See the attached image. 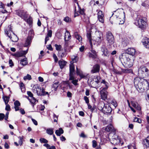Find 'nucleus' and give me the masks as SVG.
Returning <instances> with one entry per match:
<instances>
[{
	"instance_id": "obj_37",
	"label": "nucleus",
	"mask_w": 149,
	"mask_h": 149,
	"mask_svg": "<svg viewBox=\"0 0 149 149\" xmlns=\"http://www.w3.org/2000/svg\"><path fill=\"white\" fill-rule=\"evenodd\" d=\"M122 72L124 73H131L132 71L131 69H123Z\"/></svg>"
},
{
	"instance_id": "obj_9",
	"label": "nucleus",
	"mask_w": 149,
	"mask_h": 149,
	"mask_svg": "<svg viewBox=\"0 0 149 149\" xmlns=\"http://www.w3.org/2000/svg\"><path fill=\"white\" fill-rule=\"evenodd\" d=\"M16 14L23 19L24 20H26V19L28 17V15L26 12L23 10H19L17 11L16 12Z\"/></svg>"
},
{
	"instance_id": "obj_8",
	"label": "nucleus",
	"mask_w": 149,
	"mask_h": 149,
	"mask_svg": "<svg viewBox=\"0 0 149 149\" xmlns=\"http://www.w3.org/2000/svg\"><path fill=\"white\" fill-rule=\"evenodd\" d=\"M27 94L30 97V98H28V99L32 104V106L34 107V105L36 104V101L38 102V100L33 97V95L31 91H28Z\"/></svg>"
},
{
	"instance_id": "obj_30",
	"label": "nucleus",
	"mask_w": 149,
	"mask_h": 149,
	"mask_svg": "<svg viewBox=\"0 0 149 149\" xmlns=\"http://www.w3.org/2000/svg\"><path fill=\"white\" fill-rule=\"evenodd\" d=\"M66 62L65 61H59L58 63L61 69H63L64 66L65 65Z\"/></svg>"
},
{
	"instance_id": "obj_28",
	"label": "nucleus",
	"mask_w": 149,
	"mask_h": 149,
	"mask_svg": "<svg viewBox=\"0 0 149 149\" xmlns=\"http://www.w3.org/2000/svg\"><path fill=\"white\" fill-rule=\"evenodd\" d=\"M92 87L97 88L99 87V84L98 83L95 82L93 81H91L90 83Z\"/></svg>"
},
{
	"instance_id": "obj_29",
	"label": "nucleus",
	"mask_w": 149,
	"mask_h": 149,
	"mask_svg": "<svg viewBox=\"0 0 149 149\" xmlns=\"http://www.w3.org/2000/svg\"><path fill=\"white\" fill-rule=\"evenodd\" d=\"M74 36L76 39L78 40L79 42L81 43L82 41V38L81 36L80 35H79L77 32L74 33Z\"/></svg>"
},
{
	"instance_id": "obj_33",
	"label": "nucleus",
	"mask_w": 149,
	"mask_h": 149,
	"mask_svg": "<svg viewBox=\"0 0 149 149\" xmlns=\"http://www.w3.org/2000/svg\"><path fill=\"white\" fill-rule=\"evenodd\" d=\"M12 38L10 39L13 42H16L18 41V38L17 36L15 35V34L12 36Z\"/></svg>"
},
{
	"instance_id": "obj_59",
	"label": "nucleus",
	"mask_w": 149,
	"mask_h": 149,
	"mask_svg": "<svg viewBox=\"0 0 149 149\" xmlns=\"http://www.w3.org/2000/svg\"><path fill=\"white\" fill-rule=\"evenodd\" d=\"M128 44V42L125 40H124L122 41V44L123 45V47H125L127 46Z\"/></svg>"
},
{
	"instance_id": "obj_54",
	"label": "nucleus",
	"mask_w": 149,
	"mask_h": 149,
	"mask_svg": "<svg viewBox=\"0 0 149 149\" xmlns=\"http://www.w3.org/2000/svg\"><path fill=\"white\" fill-rule=\"evenodd\" d=\"M111 104L113 105L115 107L117 106V104L116 101L115 100H112L111 102Z\"/></svg>"
},
{
	"instance_id": "obj_32",
	"label": "nucleus",
	"mask_w": 149,
	"mask_h": 149,
	"mask_svg": "<svg viewBox=\"0 0 149 149\" xmlns=\"http://www.w3.org/2000/svg\"><path fill=\"white\" fill-rule=\"evenodd\" d=\"M70 73H74V65L73 63L70 64Z\"/></svg>"
},
{
	"instance_id": "obj_38",
	"label": "nucleus",
	"mask_w": 149,
	"mask_h": 149,
	"mask_svg": "<svg viewBox=\"0 0 149 149\" xmlns=\"http://www.w3.org/2000/svg\"><path fill=\"white\" fill-rule=\"evenodd\" d=\"M58 82H56L54 83L52 86V87L54 88V90L55 91H56L57 90V89L58 86Z\"/></svg>"
},
{
	"instance_id": "obj_46",
	"label": "nucleus",
	"mask_w": 149,
	"mask_h": 149,
	"mask_svg": "<svg viewBox=\"0 0 149 149\" xmlns=\"http://www.w3.org/2000/svg\"><path fill=\"white\" fill-rule=\"evenodd\" d=\"M64 21L66 22L70 23L71 21V19L68 17H66L64 19Z\"/></svg>"
},
{
	"instance_id": "obj_1",
	"label": "nucleus",
	"mask_w": 149,
	"mask_h": 149,
	"mask_svg": "<svg viewBox=\"0 0 149 149\" xmlns=\"http://www.w3.org/2000/svg\"><path fill=\"white\" fill-rule=\"evenodd\" d=\"M125 52V53L122 54L121 61H123L125 64V66L126 68H130L133 65V59L130 58L129 55L134 56L136 52V51L134 48H130L127 49Z\"/></svg>"
},
{
	"instance_id": "obj_49",
	"label": "nucleus",
	"mask_w": 149,
	"mask_h": 149,
	"mask_svg": "<svg viewBox=\"0 0 149 149\" xmlns=\"http://www.w3.org/2000/svg\"><path fill=\"white\" fill-rule=\"evenodd\" d=\"M74 73H70L69 74V79L70 80H72L74 79Z\"/></svg>"
},
{
	"instance_id": "obj_41",
	"label": "nucleus",
	"mask_w": 149,
	"mask_h": 149,
	"mask_svg": "<svg viewBox=\"0 0 149 149\" xmlns=\"http://www.w3.org/2000/svg\"><path fill=\"white\" fill-rule=\"evenodd\" d=\"M20 86L21 88V89L22 92H24L25 91V88L24 87V84L22 82H21L20 84Z\"/></svg>"
},
{
	"instance_id": "obj_12",
	"label": "nucleus",
	"mask_w": 149,
	"mask_h": 149,
	"mask_svg": "<svg viewBox=\"0 0 149 149\" xmlns=\"http://www.w3.org/2000/svg\"><path fill=\"white\" fill-rule=\"evenodd\" d=\"M141 72L144 73L146 76L149 77V70L146 67H141L140 69L139 70V72Z\"/></svg>"
},
{
	"instance_id": "obj_64",
	"label": "nucleus",
	"mask_w": 149,
	"mask_h": 149,
	"mask_svg": "<svg viewBox=\"0 0 149 149\" xmlns=\"http://www.w3.org/2000/svg\"><path fill=\"white\" fill-rule=\"evenodd\" d=\"M9 63L10 65V66L11 67H12L13 66V63L12 61V60L10 59L9 61Z\"/></svg>"
},
{
	"instance_id": "obj_52",
	"label": "nucleus",
	"mask_w": 149,
	"mask_h": 149,
	"mask_svg": "<svg viewBox=\"0 0 149 149\" xmlns=\"http://www.w3.org/2000/svg\"><path fill=\"white\" fill-rule=\"evenodd\" d=\"M101 36H102V35L101 34V35H100V37H98L96 39V41L97 42H100L102 40V37Z\"/></svg>"
},
{
	"instance_id": "obj_6",
	"label": "nucleus",
	"mask_w": 149,
	"mask_h": 149,
	"mask_svg": "<svg viewBox=\"0 0 149 149\" xmlns=\"http://www.w3.org/2000/svg\"><path fill=\"white\" fill-rule=\"evenodd\" d=\"M147 21V19L146 17H142L136 20L135 24L139 28H145L146 26Z\"/></svg>"
},
{
	"instance_id": "obj_36",
	"label": "nucleus",
	"mask_w": 149,
	"mask_h": 149,
	"mask_svg": "<svg viewBox=\"0 0 149 149\" xmlns=\"http://www.w3.org/2000/svg\"><path fill=\"white\" fill-rule=\"evenodd\" d=\"M3 98L5 104H7L9 101V98L8 96H3Z\"/></svg>"
},
{
	"instance_id": "obj_22",
	"label": "nucleus",
	"mask_w": 149,
	"mask_h": 149,
	"mask_svg": "<svg viewBox=\"0 0 149 149\" xmlns=\"http://www.w3.org/2000/svg\"><path fill=\"white\" fill-rule=\"evenodd\" d=\"M105 104L103 102H99L97 106L98 109L102 111Z\"/></svg>"
},
{
	"instance_id": "obj_3",
	"label": "nucleus",
	"mask_w": 149,
	"mask_h": 149,
	"mask_svg": "<svg viewBox=\"0 0 149 149\" xmlns=\"http://www.w3.org/2000/svg\"><path fill=\"white\" fill-rule=\"evenodd\" d=\"M32 90L34 93H36L38 96H45L46 95H48V96L49 95L48 92H46L44 88L41 89L40 86L37 84L33 86Z\"/></svg>"
},
{
	"instance_id": "obj_18",
	"label": "nucleus",
	"mask_w": 149,
	"mask_h": 149,
	"mask_svg": "<svg viewBox=\"0 0 149 149\" xmlns=\"http://www.w3.org/2000/svg\"><path fill=\"white\" fill-rule=\"evenodd\" d=\"M143 45L146 48H149V38H145L142 40Z\"/></svg>"
},
{
	"instance_id": "obj_4",
	"label": "nucleus",
	"mask_w": 149,
	"mask_h": 149,
	"mask_svg": "<svg viewBox=\"0 0 149 149\" xmlns=\"http://www.w3.org/2000/svg\"><path fill=\"white\" fill-rule=\"evenodd\" d=\"M101 83L104 85L103 86H105V87L102 88V89L100 91V96L102 99L105 100L107 98V90L108 88L109 84L104 80H102Z\"/></svg>"
},
{
	"instance_id": "obj_35",
	"label": "nucleus",
	"mask_w": 149,
	"mask_h": 149,
	"mask_svg": "<svg viewBox=\"0 0 149 149\" xmlns=\"http://www.w3.org/2000/svg\"><path fill=\"white\" fill-rule=\"evenodd\" d=\"M76 3H77V4L79 10L78 11V12L81 15H84V10L81 8L80 7H79L78 3V2H77Z\"/></svg>"
},
{
	"instance_id": "obj_57",
	"label": "nucleus",
	"mask_w": 149,
	"mask_h": 149,
	"mask_svg": "<svg viewBox=\"0 0 149 149\" xmlns=\"http://www.w3.org/2000/svg\"><path fill=\"white\" fill-rule=\"evenodd\" d=\"M77 71L76 73L77 75H79L82 73V72L77 67L76 68Z\"/></svg>"
},
{
	"instance_id": "obj_10",
	"label": "nucleus",
	"mask_w": 149,
	"mask_h": 149,
	"mask_svg": "<svg viewBox=\"0 0 149 149\" xmlns=\"http://www.w3.org/2000/svg\"><path fill=\"white\" fill-rule=\"evenodd\" d=\"M101 51L102 53V55L103 56L108 57L109 56L110 53L105 45H103L101 46Z\"/></svg>"
},
{
	"instance_id": "obj_21",
	"label": "nucleus",
	"mask_w": 149,
	"mask_h": 149,
	"mask_svg": "<svg viewBox=\"0 0 149 149\" xmlns=\"http://www.w3.org/2000/svg\"><path fill=\"white\" fill-rule=\"evenodd\" d=\"M71 38V36L70 32L67 31H66V32L65 33L64 36V40L66 42L68 41Z\"/></svg>"
},
{
	"instance_id": "obj_43",
	"label": "nucleus",
	"mask_w": 149,
	"mask_h": 149,
	"mask_svg": "<svg viewBox=\"0 0 149 149\" xmlns=\"http://www.w3.org/2000/svg\"><path fill=\"white\" fill-rule=\"evenodd\" d=\"M124 12H123V11H121L120 13V15H118V18L117 19L118 20H119V19H118L119 18H123L124 17Z\"/></svg>"
},
{
	"instance_id": "obj_16",
	"label": "nucleus",
	"mask_w": 149,
	"mask_h": 149,
	"mask_svg": "<svg viewBox=\"0 0 149 149\" xmlns=\"http://www.w3.org/2000/svg\"><path fill=\"white\" fill-rule=\"evenodd\" d=\"M5 33L7 35L8 37L10 39H12V34H14V33L13 32L12 29H6L5 30Z\"/></svg>"
},
{
	"instance_id": "obj_11",
	"label": "nucleus",
	"mask_w": 149,
	"mask_h": 149,
	"mask_svg": "<svg viewBox=\"0 0 149 149\" xmlns=\"http://www.w3.org/2000/svg\"><path fill=\"white\" fill-rule=\"evenodd\" d=\"M111 111L112 109L111 107L109 104H106L102 112L104 114L109 115L110 114Z\"/></svg>"
},
{
	"instance_id": "obj_39",
	"label": "nucleus",
	"mask_w": 149,
	"mask_h": 149,
	"mask_svg": "<svg viewBox=\"0 0 149 149\" xmlns=\"http://www.w3.org/2000/svg\"><path fill=\"white\" fill-rule=\"evenodd\" d=\"M146 119L147 123L146 125V127L148 131L149 132V116H146Z\"/></svg>"
},
{
	"instance_id": "obj_60",
	"label": "nucleus",
	"mask_w": 149,
	"mask_h": 149,
	"mask_svg": "<svg viewBox=\"0 0 149 149\" xmlns=\"http://www.w3.org/2000/svg\"><path fill=\"white\" fill-rule=\"evenodd\" d=\"M5 118V115L3 113H0V120H2Z\"/></svg>"
},
{
	"instance_id": "obj_45",
	"label": "nucleus",
	"mask_w": 149,
	"mask_h": 149,
	"mask_svg": "<svg viewBox=\"0 0 149 149\" xmlns=\"http://www.w3.org/2000/svg\"><path fill=\"white\" fill-rule=\"evenodd\" d=\"M40 141L41 143H47L48 142V141L44 138H41L39 140Z\"/></svg>"
},
{
	"instance_id": "obj_2",
	"label": "nucleus",
	"mask_w": 149,
	"mask_h": 149,
	"mask_svg": "<svg viewBox=\"0 0 149 149\" xmlns=\"http://www.w3.org/2000/svg\"><path fill=\"white\" fill-rule=\"evenodd\" d=\"M134 84L136 88L139 90L147 89L148 88L149 84L148 80L144 79H141L136 77L134 79Z\"/></svg>"
},
{
	"instance_id": "obj_20",
	"label": "nucleus",
	"mask_w": 149,
	"mask_h": 149,
	"mask_svg": "<svg viewBox=\"0 0 149 149\" xmlns=\"http://www.w3.org/2000/svg\"><path fill=\"white\" fill-rule=\"evenodd\" d=\"M28 49L26 51H23L21 52H19L15 54L16 56L18 57H22L25 55L28 52Z\"/></svg>"
},
{
	"instance_id": "obj_27",
	"label": "nucleus",
	"mask_w": 149,
	"mask_h": 149,
	"mask_svg": "<svg viewBox=\"0 0 149 149\" xmlns=\"http://www.w3.org/2000/svg\"><path fill=\"white\" fill-rule=\"evenodd\" d=\"M103 80H102L101 81V79L100 77L99 76H95L93 79L92 81H94L95 82L98 83V84H99V83H100V82H101H101Z\"/></svg>"
},
{
	"instance_id": "obj_55",
	"label": "nucleus",
	"mask_w": 149,
	"mask_h": 149,
	"mask_svg": "<svg viewBox=\"0 0 149 149\" xmlns=\"http://www.w3.org/2000/svg\"><path fill=\"white\" fill-rule=\"evenodd\" d=\"M97 146V143L96 141L93 140L92 141V146L94 148H95Z\"/></svg>"
},
{
	"instance_id": "obj_50",
	"label": "nucleus",
	"mask_w": 149,
	"mask_h": 149,
	"mask_svg": "<svg viewBox=\"0 0 149 149\" xmlns=\"http://www.w3.org/2000/svg\"><path fill=\"white\" fill-rule=\"evenodd\" d=\"M134 122H137L139 123H141V120L140 119L138 118L135 117L134 118Z\"/></svg>"
},
{
	"instance_id": "obj_17",
	"label": "nucleus",
	"mask_w": 149,
	"mask_h": 149,
	"mask_svg": "<svg viewBox=\"0 0 149 149\" xmlns=\"http://www.w3.org/2000/svg\"><path fill=\"white\" fill-rule=\"evenodd\" d=\"M142 144L144 148H149V136L143 140Z\"/></svg>"
},
{
	"instance_id": "obj_62",
	"label": "nucleus",
	"mask_w": 149,
	"mask_h": 149,
	"mask_svg": "<svg viewBox=\"0 0 149 149\" xmlns=\"http://www.w3.org/2000/svg\"><path fill=\"white\" fill-rule=\"evenodd\" d=\"M84 100H85V102L86 103H87V104L89 103V99L87 97H86V96H85L84 97Z\"/></svg>"
},
{
	"instance_id": "obj_31",
	"label": "nucleus",
	"mask_w": 149,
	"mask_h": 149,
	"mask_svg": "<svg viewBox=\"0 0 149 149\" xmlns=\"http://www.w3.org/2000/svg\"><path fill=\"white\" fill-rule=\"evenodd\" d=\"M64 131L63 129L60 128L58 130H57L55 131V133L57 136H60L61 134H63Z\"/></svg>"
},
{
	"instance_id": "obj_23",
	"label": "nucleus",
	"mask_w": 149,
	"mask_h": 149,
	"mask_svg": "<svg viewBox=\"0 0 149 149\" xmlns=\"http://www.w3.org/2000/svg\"><path fill=\"white\" fill-rule=\"evenodd\" d=\"M25 21L29 25L30 27H33V19L32 17L29 16L28 19L26 18V20Z\"/></svg>"
},
{
	"instance_id": "obj_61",
	"label": "nucleus",
	"mask_w": 149,
	"mask_h": 149,
	"mask_svg": "<svg viewBox=\"0 0 149 149\" xmlns=\"http://www.w3.org/2000/svg\"><path fill=\"white\" fill-rule=\"evenodd\" d=\"M52 32L51 30H48L47 36L51 37L52 36Z\"/></svg>"
},
{
	"instance_id": "obj_25",
	"label": "nucleus",
	"mask_w": 149,
	"mask_h": 149,
	"mask_svg": "<svg viewBox=\"0 0 149 149\" xmlns=\"http://www.w3.org/2000/svg\"><path fill=\"white\" fill-rule=\"evenodd\" d=\"M95 3L99 6H101L104 4V0H94Z\"/></svg>"
},
{
	"instance_id": "obj_26",
	"label": "nucleus",
	"mask_w": 149,
	"mask_h": 149,
	"mask_svg": "<svg viewBox=\"0 0 149 149\" xmlns=\"http://www.w3.org/2000/svg\"><path fill=\"white\" fill-rule=\"evenodd\" d=\"M20 63L23 66L26 65L28 64L27 58H25L21 59L20 60Z\"/></svg>"
},
{
	"instance_id": "obj_7",
	"label": "nucleus",
	"mask_w": 149,
	"mask_h": 149,
	"mask_svg": "<svg viewBox=\"0 0 149 149\" xmlns=\"http://www.w3.org/2000/svg\"><path fill=\"white\" fill-rule=\"evenodd\" d=\"M106 38L107 41L110 44L112 45L114 42V38L111 32L108 31L107 33Z\"/></svg>"
},
{
	"instance_id": "obj_34",
	"label": "nucleus",
	"mask_w": 149,
	"mask_h": 149,
	"mask_svg": "<svg viewBox=\"0 0 149 149\" xmlns=\"http://www.w3.org/2000/svg\"><path fill=\"white\" fill-rule=\"evenodd\" d=\"M46 133L49 135H52L53 134V129L52 128H48L46 130Z\"/></svg>"
},
{
	"instance_id": "obj_53",
	"label": "nucleus",
	"mask_w": 149,
	"mask_h": 149,
	"mask_svg": "<svg viewBox=\"0 0 149 149\" xmlns=\"http://www.w3.org/2000/svg\"><path fill=\"white\" fill-rule=\"evenodd\" d=\"M15 106H19L20 105V103L18 101H16L14 103Z\"/></svg>"
},
{
	"instance_id": "obj_56",
	"label": "nucleus",
	"mask_w": 149,
	"mask_h": 149,
	"mask_svg": "<svg viewBox=\"0 0 149 149\" xmlns=\"http://www.w3.org/2000/svg\"><path fill=\"white\" fill-rule=\"evenodd\" d=\"M6 104V105L5 108V110L7 111H10L11 109L10 105L8 104Z\"/></svg>"
},
{
	"instance_id": "obj_51",
	"label": "nucleus",
	"mask_w": 149,
	"mask_h": 149,
	"mask_svg": "<svg viewBox=\"0 0 149 149\" xmlns=\"http://www.w3.org/2000/svg\"><path fill=\"white\" fill-rule=\"evenodd\" d=\"M78 82V80L77 79H74L72 80L71 82L75 86H77L78 85L77 82Z\"/></svg>"
},
{
	"instance_id": "obj_13",
	"label": "nucleus",
	"mask_w": 149,
	"mask_h": 149,
	"mask_svg": "<svg viewBox=\"0 0 149 149\" xmlns=\"http://www.w3.org/2000/svg\"><path fill=\"white\" fill-rule=\"evenodd\" d=\"M100 66L98 64L94 65L91 71V73L94 74L100 71Z\"/></svg>"
},
{
	"instance_id": "obj_19",
	"label": "nucleus",
	"mask_w": 149,
	"mask_h": 149,
	"mask_svg": "<svg viewBox=\"0 0 149 149\" xmlns=\"http://www.w3.org/2000/svg\"><path fill=\"white\" fill-rule=\"evenodd\" d=\"M131 103L132 106L138 110L140 111L141 109V107L137 102L133 101H131Z\"/></svg>"
},
{
	"instance_id": "obj_42",
	"label": "nucleus",
	"mask_w": 149,
	"mask_h": 149,
	"mask_svg": "<svg viewBox=\"0 0 149 149\" xmlns=\"http://www.w3.org/2000/svg\"><path fill=\"white\" fill-rule=\"evenodd\" d=\"M54 46L56 47V50L58 51H61V49L62 48V46L61 45H58L56 44L54 45Z\"/></svg>"
},
{
	"instance_id": "obj_14",
	"label": "nucleus",
	"mask_w": 149,
	"mask_h": 149,
	"mask_svg": "<svg viewBox=\"0 0 149 149\" xmlns=\"http://www.w3.org/2000/svg\"><path fill=\"white\" fill-rule=\"evenodd\" d=\"M97 16L99 21L102 23H103L104 22V15L102 11H99L97 13Z\"/></svg>"
},
{
	"instance_id": "obj_58",
	"label": "nucleus",
	"mask_w": 149,
	"mask_h": 149,
	"mask_svg": "<svg viewBox=\"0 0 149 149\" xmlns=\"http://www.w3.org/2000/svg\"><path fill=\"white\" fill-rule=\"evenodd\" d=\"M53 58L54 60V61H55V62H57V61H58V58L57 56L56 55V54L54 53L53 54Z\"/></svg>"
},
{
	"instance_id": "obj_48",
	"label": "nucleus",
	"mask_w": 149,
	"mask_h": 149,
	"mask_svg": "<svg viewBox=\"0 0 149 149\" xmlns=\"http://www.w3.org/2000/svg\"><path fill=\"white\" fill-rule=\"evenodd\" d=\"M31 79V76L29 74H27L26 76H25L24 77V79L25 80H26V79L30 80Z\"/></svg>"
},
{
	"instance_id": "obj_15",
	"label": "nucleus",
	"mask_w": 149,
	"mask_h": 149,
	"mask_svg": "<svg viewBox=\"0 0 149 149\" xmlns=\"http://www.w3.org/2000/svg\"><path fill=\"white\" fill-rule=\"evenodd\" d=\"M32 38L31 36H29L27 38L24 43L23 44L24 47H28L29 46L31 42Z\"/></svg>"
},
{
	"instance_id": "obj_40",
	"label": "nucleus",
	"mask_w": 149,
	"mask_h": 149,
	"mask_svg": "<svg viewBox=\"0 0 149 149\" xmlns=\"http://www.w3.org/2000/svg\"><path fill=\"white\" fill-rule=\"evenodd\" d=\"M59 56L61 58H63L65 54V51L63 52L62 50L59 51L58 52Z\"/></svg>"
},
{
	"instance_id": "obj_44",
	"label": "nucleus",
	"mask_w": 149,
	"mask_h": 149,
	"mask_svg": "<svg viewBox=\"0 0 149 149\" xmlns=\"http://www.w3.org/2000/svg\"><path fill=\"white\" fill-rule=\"evenodd\" d=\"M18 138L19 139V140L18 141V143H19V144L20 146L22 145L23 143V136H19L18 137Z\"/></svg>"
},
{
	"instance_id": "obj_24",
	"label": "nucleus",
	"mask_w": 149,
	"mask_h": 149,
	"mask_svg": "<svg viewBox=\"0 0 149 149\" xmlns=\"http://www.w3.org/2000/svg\"><path fill=\"white\" fill-rule=\"evenodd\" d=\"M87 36L90 42H91V29H87Z\"/></svg>"
},
{
	"instance_id": "obj_47",
	"label": "nucleus",
	"mask_w": 149,
	"mask_h": 149,
	"mask_svg": "<svg viewBox=\"0 0 149 149\" xmlns=\"http://www.w3.org/2000/svg\"><path fill=\"white\" fill-rule=\"evenodd\" d=\"M88 55L89 57L94 59L96 58L97 57V55H94L90 52L89 53Z\"/></svg>"
},
{
	"instance_id": "obj_63",
	"label": "nucleus",
	"mask_w": 149,
	"mask_h": 149,
	"mask_svg": "<svg viewBox=\"0 0 149 149\" xmlns=\"http://www.w3.org/2000/svg\"><path fill=\"white\" fill-rule=\"evenodd\" d=\"M29 35H31V36H31L32 38V36H33L34 35V32L33 31L32 29L30 30L29 32Z\"/></svg>"
},
{
	"instance_id": "obj_5",
	"label": "nucleus",
	"mask_w": 149,
	"mask_h": 149,
	"mask_svg": "<svg viewBox=\"0 0 149 149\" xmlns=\"http://www.w3.org/2000/svg\"><path fill=\"white\" fill-rule=\"evenodd\" d=\"M105 130L107 132H109L111 131L113 132L114 136L112 137V139L113 141V144H116L119 141V139L118 136H117L116 134V129L113 128V125L111 124L107 126L105 128Z\"/></svg>"
}]
</instances>
